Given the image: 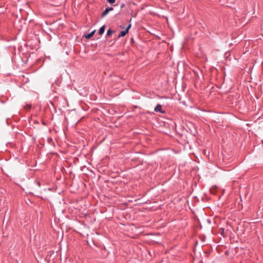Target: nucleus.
Here are the masks:
<instances>
[{"instance_id":"1","label":"nucleus","mask_w":263,"mask_h":263,"mask_svg":"<svg viewBox=\"0 0 263 263\" xmlns=\"http://www.w3.org/2000/svg\"><path fill=\"white\" fill-rule=\"evenodd\" d=\"M131 27V24H129L125 30L121 31L120 34L118 36V38L124 36L127 33H128L129 29Z\"/></svg>"},{"instance_id":"2","label":"nucleus","mask_w":263,"mask_h":263,"mask_svg":"<svg viewBox=\"0 0 263 263\" xmlns=\"http://www.w3.org/2000/svg\"><path fill=\"white\" fill-rule=\"evenodd\" d=\"M154 111L156 112H159L162 114L165 113V111L162 110V106L158 104L154 108Z\"/></svg>"},{"instance_id":"3","label":"nucleus","mask_w":263,"mask_h":263,"mask_svg":"<svg viewBox=\"0 0 263 263\" xmlns=\"http://www.w3.org/2000/svg\"><path fill=\"white\" fill-rule=\"evenodd\" d=\"M113 10L112 7H107L106 8L105 10L102 12L101 14V17H104L110 11H112Z\"/></svg>"},{"instance_id":"4","label":"nucleus","mask_w":263,"mask_h":263,"mask_svg":"<svg viewBox=\"0 0 263 263\" xmlns=\"http://www.w3.org/2000/svg\"><path fill=\"white\" fill-rule=\"evenodd\" d=\"M95 32H96V30H93V31H91V32H90L89 33H88V34H87L85 35V37L86 39H89L91 37H92V36L94 35V34H95Z\"/></svg>"},{"instance_id":"5","label":"nucleus","mask_w":263,"mask_h":263,"mask_svg":"<svg viewBox=\"0 0 263 263\" xmlns=\"http://www.w3.org/2000/svg\"><path fill=\"white\" fill-rule=\"evenodd\" d=\"M105 26L103 25L99 29L98 33L100 35H102L105 31Z\"/></svg>"},{"instance_id":"6","label":"nucleus","mask_w":263,"mask_h":263,"mask_svg":"<svg viewBox=\"0 0 263 263\" xmlns=\"http://www.w3.org/2000/svg\"><path fill=\"white\" fill-rule=\"evenodd\" d=\"M115 32L114 30H112L110 29H109L107 31V33L106 34V37H107L108 36H110L111 34H113Z\"/></svg>"},{"instance_id":"7","label":"nucleus","mask_w":263,"mask_h":263,"mask_svg":"<svg viewBox=\"0 0 263 263\" xmlns=\"http://www.w3.org/2000/svg\"><path fill=\"white\" fill-rule=\"evenodd\" d=\"M225 230L224 228H220L219 230V233L223 237L226 236L225 235Z\"/></svg>"},{"instance_id":"8","label":"nucleus","mask_w":263,"mask_h":263,"mask_svg":"<svg viewBox=\"0 0 263 263\" xmlns=\"http://www.w3.org/2000/svg\"><path fill=\"white\" fill-rule=\"evenodd\" d=\"M34 183L39 186V187H40L41 185V182L38 180H36L34 182Z\"/></svg>"},{"instance_id":"9","label":"nucleus","mask_w":263,"mask_h":263,"mask_svg":"<svg viewBox=\"0 0 263 263\" xmlns=\"http://www.w3.org/2000/svg\"><path fill=\"white\" fill-rule=\"evenodd\" d=\"M115 0H107V2L111 4H114L115 2Z\"/></svg>"},{"instance_id":"10","label":"nucleus","mask_w":263,"mask_h":263,"mask_svg":"<svg viewBox=\"0 0 263 263\" xmlns=\"http://www.w3.org/2000/svg\"><path fill=\"white\" fill-rule=\"evenodd\" d=\"M124 6V4H122V5L121 6V8L123 7Z\"/></svg>"},{"instance_id":"11","label":"nucleus","mask_w":263,"mask_h":263,"mask_svg":"<svg viewBox=\"0 0 263 263\" xmlns=\"http://www.w3.org/2000/svg\"><path fill=\"white\" fill-rule=\"evenodd\" d=\"M120 27L122 29L124 28V27H123L122 26H120Z\"/></svg>"}]
</instances>
